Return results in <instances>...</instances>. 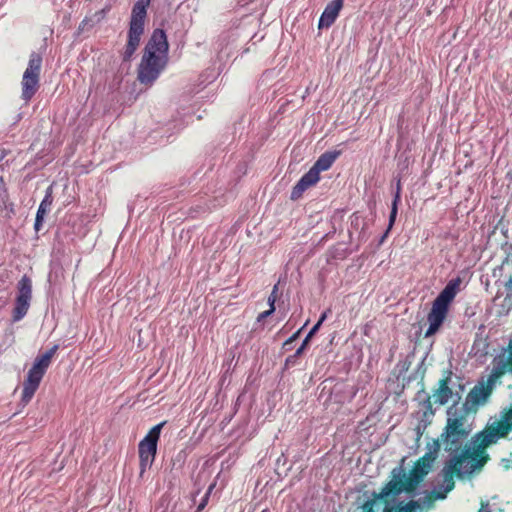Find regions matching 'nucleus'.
I'll use <instances>...</instances> for the list:
<instances>
[{"label": "nucleus", "instance_id": "7c9ffc66", "mask_svg": "<svg viewBox=\"0 0 512 512\" xmlns=\"http://www.w3.org/2000/svg\"><path fill=\"white\" fill-rule=\"evenodd\" d=\"M504 363L509 366V371L512 372V339L508 345V357L504 359Z\"/></svg>", "mask_w": 512, "mask_h": 512}, {"label": "nucleus", "instance_id": "bb28decb", "mask_svg": "<svg viewBox=\"0 0 512 512\" xmlns=\"http://www.w3.org/2000/svg\"><path fill=\"white\" fill-rule=\"evenodd\" d=\"M213 488H214V484L210 485L208 491L206 492V494L202 498L201 502L199 503L196 512H200V511H202L206 507V505L208 503V500H209L210 493H211Z\"/></svg>", "mask_w": 512, "mask_h": 512}, {"label": "nucleus", "instance_id": "c85d7f7f", "mask_svg": "<svg viewBox=\"0 0 512 512\" xmlns=\"http://www.w3.org/2000/svg\"><path fill=\"white\" fill-rule=\"evenodd\" d=\"M317 331H314V328L312 327V329L309 331V333L307 334V336L305 337V339L303 340L301 346L298 348V349H301L302 350V353H304L306 347L308 346L309 344V341L311 340V338L313 337V335L316 333Z\"/></svg>", "mask_w": 512, "mask_h": 512}, {"label": "nucleus", "instance_id": "5701e85b", "mask_svg": "<svg viewBox=\"0 0 512 512\" xmlns=\"http://www.w3.org/2000/svg\"><path fill=\"white\" fill-rule=\"evenodd\" d=\"M445 499V495L443 493H440L439 490H433L426 494V496L423 498V505L430 509L433 507L434 502L436 500H443Z\"/></svg>", "mask_w": 512, "mask_h": 512}, {"label": "nucleus", "instance_id": "f03ea898", "mask_svg": "<svg viewBox=\"0 0 512 512\" xmlns=\"http://www.w3.org/2000/svg\"><path fill=\"white\" fill-rule=\"evenodd\" d=\"M169 44L162 29H155L147 42L138 66L137 79L151 86L164 71L168 63Z\"/></svg>", "mask_w": 512, "mask_h": 512}, {"label": "nucleus", "instance_id": "f3484780", "mask_svg": "<svg viewBox=\"0 0 512 512\" xmlns=\"http://www.w3.org/2000/svg\"><path fill=\"white\" fill-rule=\"evenodd\" d=\"M450 376L442 378L439 380V386L434 391L433 397L435 398V402L439 405H445L449 399L451 398L453 392L449 387Z\"/></svg>", "mask_w": 512, "mask_h": 512}, {"label": "nucleus", "instance_id": "473e14b6", "mask_svg": "<svg viewBox=\"0 0 512 512\" xmlns=\"http://www.w3.org/2000/svg\"><path fill=\"white\" fill-rule=\"evenodd\" d=\"M275 311V306H272V308H269L268 310L261 312L257 317V322H262L265 318L270 316Z\"/></svg>", "mask_w": 512, "mask_h": 512}, {"label": "nucleus", "instance_id": "a878e982", "mask_svg": "<svg viewBox=\"0 0 512 512\" xmlns=\"http://www.w3.org/2000/svg\"><path fill=\"white\" fill-rule=\"evenodd\" d=\"M302 354H303L302 350L297 349L294 354H292L286 358L285 363H284V368L289 369L291 367L298 365V359Z\"/></svg>", "mask_w": 512, "mask_h": 512}, {"label": "nucleus", "instance_id": "9d476101", "mask_svg": "<svg viewBox=\"0 0 512 512\" xmlns=\"http://www.w3.org/2000/svg\"><path fill=\"white\" fill-rule=\"evenodd\" d=\"M166 421H163L153 426L146 436L138 444L139 455V476L142 478L147 469L151 468L154 463L157 445L160 438L161 430L165 426Z\"/></svg>", "mask_w": 512, "mask_h": 512}, {"label": "nucleus", "instance_id": "7ed1b4c3", "mask_svg": "<svg viewBox=\"0 0 512 512\" xmlns=\"http://www.w3.org/2000/svg\"><path fill=\"white\" fill-rule=\"evenodd\" d=\"M461 284V277L451 279L433 301L431 310L427 315L429 326L425 332L426 338L435 335L440 330L448 316L450 304L461 290Z\"/></svg>", "mask_w": 512, "mask_h": 512}, {"label": "nucleus", "instance_id": "2eb2a0df", "mask_svg": "<svg viewBox=\"0 0 512 512\" xmlns=\"http://www.w3.org/2000/svg\"><path fill=\"white\" fill-rule=\"evenodd\" d=\"M493 388L487 383L475 385L466 397V402L473 407L484 404L490 397Z\"/></svg>", "mask_w": 512, "mask_h": 512}, {"label": "nucleus", "instance_id": "39448f33", "mask_svg": "<svg viewBox=\"0 0 512 512\" xmlns=\"http://www.w3.org/2000/svg\"><path fill=\"white\" fill-rule=\"evenodd\" d=\"M471 430L467 415L465 413L456 414L453 417H448L438 440L444 443L446 451L458 453L462 451L463 443L467 440Z\"/></svg>", "mask_w": 512, "mask_h": 512}, {"label": "nucleus", "instance_id": "20e7f679", "mask_svg": "<svg viewBox=\"0 0 512 512\" xmlns=\"http://www.w3.org/2000/svg\"><path fill=\"white\" fill-rule=\"evenodd\" d=\"M150 1L151 0H137L132 8L127 43L121 52V57L124 62L130 61L139 47L141 36L144 34L147 7Z\"/></svg>", "mask_w": 512, "mask_h": 512}, {"label": "nucleus", "instance_id": "423d86ee", "mask_svg": "<svg viewBox=\"0 0 512 512\" xmlns=\"http://www.w3.org/2000/svg\"><path fill=\"white\" fill-rule=\"evenodd\" d=\"M340 155V150L326 151L321 154L309 171L292 188L290 199L298 200L307 189L316 185L320 180V172L327 171Z\"/></svg>", "mask_w": 512, "mask_h": 512}, {"label": "nucleus", "instance_id": "aec40b11", "mask_svg": "<svg viewBox=\"0 0 512 512\" xmlns=\"http://www.w3.org/2000/svg\"><path fill=\"white\" fill-rule=\"evenodd\" d=\"M400 191H401V185H400V182H398L396 194L392 201V206H391V211H390V216H389V225H388L386 232L384 233V235L381 238V242H383L384 239L387 237L390 229L392 228V226L395 223L397 212H398V203L400 202V199H401Z\"/></svg>", "mask_w": 512, "mask_h": 512}, {"label": "nucleus", "instance_id": "f257e3e1", "mask_svg": "<svg viewBox=\"0 0 512 512\" xmlns=\"http://www.w3.org/2000/svg\"><path fill=\"white\" fill-rule=\"evenodd\" d=\"M439 451L440 442L438 439H434L432 444L429 445L428 451L415 461L408 475L402 469H393L391 480L382 487L379 496H398L402 492L413 495L424 478L432 470Z\"/></svg>", "mask_w": 512, "mask_h": 512}, {"label": "nucleus", "instance_id": "dca6fc26", "mask_svg": "<svg viewBox=\"0 0 512 512\" xmlns=\"http://www.w3.org/2000/svg\"><path fill=\"white\" fill-rule=\"evenodd\" d=\"M342 7L343 0H332L328 3L319 19V29L330 27L337 19Z\"/></svg>", "mask_w": 512, "mask_h": 512}, {"label": "nucleus", "instance_id": "f8f14e48", "mask_svg": "<svg viewBox=\"0 0 512 512\" xmlns=\"http://www.w3.org/2000/svg\"><path fill=\"white\" fill-rule=\"evenodd\" d=\"M32 300V280L23 275L17 283V296L12 310L13 322H18L27 314Z\"/></svg>", "mask_w": 512, "mask_h": 512}, {"label": "nucleus", "instance_id": "e433bc0d", "mask_svg": "<svg viewBox=\"0 0 512 512\" xmlns=\"http://www.w3.org/2000/svg\"><path fill=\"white\" fill-rule=\"evenodd\" d=\"M422 393L424 394L425 392L424 391H419L418 395H421Z\"/></svg>", "mask_w": 512, "mask_h": 512}, {"label": "nucleus", "instance_id": "2f4dec72", "mask_svg": "<svg viewBox=\"0 0 512 512\" xmlns=\"http://www.w3.org/2000/svg\"><path fill=\"white\" fill-rule=\"evenodd\" d=\"M277 290H278V286L275 285L270 296L268 297V303H269L270 308H272V306H275V302L277 299Z\"/></svg>", "mask_w": 512, "mask_h": 512}, {"label": "nucleus", "instance_id": "c9c22d12", "mask_svg": "<svg viewBox=\"0 0 512 512\" xmlns=\"http://www.w3.org/2000/svg\"><path fill=\"white\" fill-rule=\"evenodd\" d=\"M87 24H88V19H87V18H85V19H84V20H82V22L80 23L79 28H80V29H84V28H85V26H86Z\"/></svg>", "mask_w": 512, "mask_h": 512}, {"label": "nucleus", "instance_id": "b1692460", "mask_svg": "<svg viewBox=\"0 0 512 512\" xmlns=\"http://www.w3.org/2000/svg\"><path fill=\"white\" fill-rule=\"evenodd\" d=\"M420 405L423 406V416L426 418L428 416L434 415V410L432 407L431 397L429 394L424 393V398L420 402Z\"/></svg>", "mask_w": 512, "mask_h": 512}, {"label": "nucleus", "instance_id": "cd10ccee", "mask_svg": "<svg viewBox=\"0 0 512 512\" xmlns=\"http://www.w3.org/2000/svg\"><path fill=\"white\" fill-rule=\"evenodd\" d=\"M300 332H301V329H299L298 331H296L294 334H292L284 343H283V348L285 350H288L290 349L289 347L291 346L292 343H294V341L297 340V338L299 337L300 335Z\"/></svg>", "mask_w": 512, "mask_h": 512}, {"label": "nucleus", "instance_id": "4c0bfd02", "mask_svg": "<svg viewBox=\"0 0 512 512\" xmlns=\"http://www.w3.org/2000/svg\"><path fill=\"white\" fill-rule=\"evenodd\" d=\"M422 393L424 394L425 392L424 391H419L418 395H421Z\"/></svg>", "mask_w": 512, "mask_h": 512}, {"label": "nucleus", "instance_id": "4468645a", "mask_svg": "<svg viewBox=\"0 0 512 512\" xmlns=\"http://www.w3.org/2000/svg\"><path fill=\"white\" fill-rule=\"evenodd\" d=\"M464 456H453L451 457L445 464L442 474H443V484L438 489L440 493L447 497V494L452 491L455 487L454 476L458 478H463L466 473L461 468V461Z\"/></svg>", "mask_w": 512, "mask_h": 512}, {"label": "nucleus", "instance_id": "72a5a7b5", "mask_svg": "<svg viewBox=\"0 0 512 512\" xmlns=\"http://www.w3.org/2000/svg\"><path fill=\"white\" fill-rule=\"evenodd\" d=\"M328 312H329V310H328V311H325V312H323V313L321 314V316H320V318H319L318 322L313 326L314 331H318V330H319L320 326L322 325V323H323V322L325 321V319L327 318V313H328Z\"/></svg>", "mask_w": 512, "mask_h": 512}, {"label": "nucleus", "instance_id": "a211bd4d", "mask_svg": "<svg viewBox=\"0 0 512 512\" xmlns=\"http://www.w3.org/2000/svg\"><path fill=\"white\" fill-rule=\"evenodd\" d=\"M509 371V366L504 363L503 358H495L494 366L486 381L492 388H494L496 382Z\"/></svg>", "mask_w": 512, "mask_h": 512}, {"label": "nucleus", "instance_id": "9b49d317", "mask_svg": "<svg viewBox=\"0 0 512 512\" xmlns=\"http://www.w3.org/2000/svg\"><path fill=\"white\" fill-rule=\"evenodd\" d=\"M43 58L38 52H32L29 56L28 66L23 73L21 81V98L27 103L39 89L40 74Z\"/></svg>", "mask_w": 512, "mask_h": 512}, {"label": "nucleus", "instance_id": "6ab92c4d", "mask_svg": "<svg viewBox=\"0 0 512 512\" xmlns=\"http://www.w3.org/2000/svg\"><path fill=\"white\" fill-rule=\"evenodd\" d=\"M421 508L419 500L400 501L393 506H386L383 512H417Z\"/></svg>", "mask_w": 512, "mask_h": 512}, {"label": "nucleus", "instance_id": "6e6552de", "mask_svg": "<svg viewBox=\"0 0 512 512\" xmlns=\"http://www.w3.org/2000/svg\"><path fill=\"white\" fill-rule=\"evenodd\" d=\"M512 431V403L511 406L502 412L501 418L488 423L485 428L472 437V443H477L480 449H486L505 438Z\"/></svg>", "mask_w": 512, "mask_h": 512}, {"label": "nucleus", "instance_id": "f704fd0d", "mask_svg": "<svg viewBox=\"0 0 512 512\" xmlns=\"http://www.w3.org/2000/svg\"><path fill=\"white\" fill-rule=\"evenodd\" d=\"M506 289L512 293V275L509 277L508 281L505 284Z\"/></svg>", "mask_w": 512, "mask_h": 512}, {"label": "nucleus", "instance_id": "1a4fd4ad", "mask_svg": "<svg viewBox=\"0 0 512 512\" xmlns=\"http://www.w3.org/2000/svg\"><path fill=\"white\" fill-rule=\"evenodd\" d=\"M57 349L58 346L54 345L44 354L38 356L35 359L33 366L28 371L27 378L23 383L22 401H24L25 403L29 402L34 396L46 370L50 366L51 360L55 355Z\"/></svg>", "mask_w": 512, "mask_h": 512}, {"label": "nucleus", "instance_id": "ddd939ff", "mask_svg": "<svg viewBox=\"0 0 512 512\" xmlns=\"http://www.w3.org/2000/svg\"><path fill=\"white\" fill-rule=\"evenodd\" d=\"M473 448L465 445L462 451L455 456H464L461 461V468L466 475L472 474L474 471L481 470L489 460L486 449H480L477 443H472Z\"/></svg>", "mask_w": 512, "mask_h": 512}, {"label": "nucleus", "instance_id": "c756f323", "mask_svg": "<svg viewBox=\"0 0 512 512\" xmlns=\"http://www.w3.org/2000/svg\"><path fill=\"white\" fill-rule=\"evenodd\" d=\"M45 216H46L45 214H41L40 212L36 213L35 224H34L36 231H39L41 229Z\"/></svg>", "mask_w": 512, "mask_h": 512}, {"label": "nucleus", "instance_id": "393cba45", "mask_svg": "<svg viewBox=\"0 0 512 512\" xmlns=\"http://www.w3.org/2000/svg\"><path fill=\"white\" fill-rule=\"evenodd\" d=\"M53 198L51 194H46L44 199L41 201L37 212H40L41 214H47L52 206Z\"/></svg>", "mask_w": 512, "mask_h": 512}, {"label": "nucleus", "instance_id": "412c9836", "mask_svg": "<svg viewBox=\"0 0 512 512\" xmlns=\"http://www.w3.org/2000/svg\"><path fill=\"white\" fill-rule=\"evenodd\" d=\"M0 211L13 213V204L9 201L8 190L3 179H0Z\"/></svg>", "mask_w": 512, "mask_h": 512}, {"label": "nucleus", "instance_id": "4be33fe9", "mask_svg": "<svg viewBox=\"0 0 512 512\" xmlns=\"http://www.w3.org/2000/svg\"><path fill=\"white\" fill-rule=\"evenodd\" d=\"M379 495H380V492L374 493L372 499H368L367 501H365L363 503V505H362L363 512H374V506L377 501L380 500V501L387 503L390 497H392V498L395 497V496L380 497Z\"/></svg>", "mask_w": 512, "mask_h": 512}, {"label": "nucleus", "instance_id": "0eeeda50", "mask_svg": "<svg viewBox=\"0 0 512 512\" xmlns=\"http://www.w3.org/2000/svg\"><path fill=\"white\" fill-rule=\"evenodd\" d=\"M512 431V403L511 406L502 412L501 418L488 423L485 428L472 437V443H477L480 449H486L505 438Z\"/></svg>", "mask_w": 512, "mask_h": 512}]
</instances>
